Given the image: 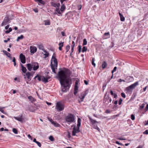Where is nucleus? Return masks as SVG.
<instances>
[{"mask_svg":"<svg viewBox=\"0 0 148 148\" xmlns=\"http://www.w3.org/2000/svg\"><path fill=\"white\" fill-rule=\"evenodd\" d=\"M68 70L64 68L58 72V76L59 81L62 86V92H66L70 86L69 84V79L68 77Z\"/></svg>","mask_w":148,"mask_h":148,"instance_id":"obj_1","label":"nucleus"},{"mask_svg":"<svg viewBox=\"0 0 148 148\" xmlns=\"http://www.w3.org/2000/svg\"><path fill=\"white\" fill-rule=\"evenodd\" d=\"M64 108V105L62 103L58 102L56 103L55 108L58 112H60L63 110Z\"/></svg>","mask_w":148,"mask_h":148,"instance_id":"obj_2","label":"nucleus"},{"mask_svg":"<svg viewBox=\"0 0 148 148\" xmlns=\"http://www.w3.org/2000/svg\"><path fill=\"white\" fill-rule=\"evenodd\" d=\"M66 120L68 122L72 123L73 122L75 121L73 115L71 114H69L66 117Z\"/></svg>","mask_w":148,"mask_h":148,"instance_id":"obj_3","label":"nucleus"},{"mask_svg":"<svg viewBox=\"0 0 148 148\" xmlns=\"http://www.w3.org/2000/svg\"><path fill=\"white\" fill-rule=\"evenodd\" d=\"M88 90H86V91L82 92L80 96L79 97V98L81 99V101H79V103L82 102L83 101L84 99L85 96L88 94Z\"/></svg>","mask_w":148,"mask_h":148,"instance_id":"obj_4","label":"nucleus"},{"mask_svg":"<svg viewBox=\"0 0 148 148\" xmlns=\"http://www.w3.org/2000/svg\"><path fill=\"white\" fill-rule=\"evenodd\" d=\"M138 82H136L130 86L126 88V90L128 91L130 90H132L134 89L138 85Z\"/></svg>","mask_w":148,"mask_h":148,"instance_id":"obj_5","label":"nucleus"},{"mask_svg":"<svg viewBox=\"0 0 148 148\" xmlns=\"http://www.w3.org/2000/svg\"><path fill=\"white\" fill-rule=\"evenodd\" d=\"M10 20L9 18V16L8 15H7L5 17L3 21V22L1 24V26H3L4 25H6L7 23H9V21Z\"/></svg>","mask_w":148,"mask_h":148,"instance_id":"obj_6","label":"nucleus"},{"mask_svg":"<svg viewBox=\"0 0 148 148\" xmlns=\"http://www.w3.org/2000/svg\"><path fill=\"white\" fill-rule=\"evenodd\" d=\"M56 54L55 53H54L51 59V62H52V61L54 63L53 64V65H55L57 66L58 65V61L57 59L56 58Z\"/></svg>","mask_w":148,"mask_h":148,"instance_id":"obj_7","label":"nucleus"},{"mask_svg":"<svg viewBox=\"0 0 148 148\" xmlns=\"http://www.w3.org/2000/svg\"><path fill=\"white\" fill-rule=\"evenodd\" d=\"M20 58L21 61L22 63L25 64V57L22 53L20 54Z\"/></svg>","mask_w":148,"mask_h":148,"instance_id":"obj_8","label":"nucleus"},{"mask_svg":"<svg viewBox=\"0 0 148 148\" xmlns=\"http://www.w3.org/2000/svg\"><path fill=\"white\" fill-rule=\"evenodd\" d=\"M23 75L24 77V78L25 79H26L27 77L28 79L29 80V81L31 80L30 77L32 75V74L31 73L28 72L26 73L25 75Z\"/></svg>","mask_w":148,"mask_h":148,"instance_id":"obj_9","label":"nucleus"},{"mask_svg":"<svg viewBox=\"0 0 148 148\" xmlns=\"http://www.w3.org/2000/svg\"><path fill=\"white\" fill-rule=\"evenodd\" d=\"M33 68L34 71L36 70L39 68V65L38 63L37 62L32 63Z\"/></svg>","mask_w":148,"mask_h":148,"instance_id":"obj_10","label":"nucleus"},{"mask_svg":"<svg viewBox=\"0 0 148 148\" xmlns=\"http://www.w3.org/2000/svg\"><path fill=\"white\" fill-rule=\"evenodd\" d=\"M50 77L49 76H47L46 77L43 76L41 80L45 83H46L48 82V80L50 79Z\"/></svg>","mask_w":148,"mask_h":148,"instance_id":"obj_11","label":"nucleus"},{"mask_svg":"<svg viewBox=\"0 0 148 148\" xmlns=\"http://www.w3.org/2000/svg\"><path fill=\"white\" fill-rule=\"evenodd\" d=\"M30 50L31 53H34L36 51L37 48L35 46H31L30 47Z\"/></svg>","mask_w":148,"mask_h":148,"instance_id":"obj_12","label":"nucleus"},{"mask_svg":"<svg viewBox=\"0 0 148 148\" xmlns=\"http://www.w3.org/2000/svg\"><path fill=\"white\" fill-rule=\"evenodd\" d=\"M14 118L15 119L21 122H22L23 120V115H19L18 117L14 116Z\"/></svg>","mask_w":148,"mask_h":148,"instance_id":"obj_13","label":"nucleus"},{"mask_svg":"<svg viewBox=\"0 0 148 148\" xmlns=\"http://www.w3.org/2000/svg\"><path fill=\"white\" fill-rule=\"evenodd\" d=\"M110 37V34L109 32L105 33L104 34L103 38V39H106Z\"/></svg>","mask_w":148,"mask_h":148,"instance_id":"obj_14","label":"nucleus"},{"mask_svg":"<svg viewBox=\"0 0 148 148\" xmlns=\"http://www.w3.org/2000/svg\"><path fill=\"white\" fill-rule=\"evenodd\" d=\"M51 68L52 69V72L54 73H56L55 69H56L57 66L55 65H53L52 64V62H51Z\"/></svg>","mask_w":148,"mask_h":148,"instance_id":"obj_15","label":"nucleus"},{"mask_svg":"<svg viewBox=\"0 0 148 148\" xmlns=\"http://www.w3.org/2000/svg\"><path fill=\"white\" fill-rule=\"evenodd\" d=\"M51 4L52 6L55 8H59L60 6V4L58 3H55L54 2H52L51 3Z\"/></svg>","mask_w":148,"mask_h":148,"instance_id":"obj_16","label":"nucleus"},{"mask_svg":"<svg viewBox=\"0 0 148 148\" xmlns=\"http://www.w3.org/2000/svg\"><path fill=\"white\" fill-rule=\"evenodd\" d=\"M27 69L29 71H31L33 68L32 63V64L30 63L27 64Z\"/></svg>","mask_w":148,"mask_h":148,"instance_id":"obj_17","label":"nucleus"},{"mask_svg":"<svg viewBox=\"0 0 148 148\" xmlns=\"http://www.w3.org/2000/svg\"><path fill=\"white\" fill-rule=\"evenodd\" d=\"M77 133V128L76 126H75L73 129V130L72 131V135L73 136H75L76 135V133Z\"/></svg>","mask_w":148,"mask_h":148,"instance_id":"obj_18","label":"nucleus"},{"mask_svg":"<svg viewBox=\"0 0 148 148\" xmlns=\"http://www.w3.org/2000/svg\"><path fill=\"white\" fill-rule=\"evenodd\" d=\"M21 70L23 73H25L27 71L26 68L24 67L22 64H21Z\"/></svg>","mask_w":148,"mask_h":148,"instance_id":"obj_19","label":"nucleus"},{"mask_svg":"<svg viewBox=\"0 0 148 148\" xmlns=\"http://www.w3.org/2000/svg\"><path fill=\"white\" fill-rule=\"evenodd\" d=\"M119 15L120 17V20L122 21H125V18L123 15L120 12L119 13Z\"/></svg>","mask_w":148,"mask_h":148,"instance_id":"obj_20","label":"nucleus"},{"mask_svg":"<svg viewBox=\"0 0 148 148\" xmlns=\"http://www.w3.org/2000/svg\"><path fill=\"white\" fill-rule=\"evenodd\" d=\"M59 8H56V9L55 10V11H56V12H54V14H61V13L60 11Z\"/></svg>","mask_w":148,"mask_h":148,"instance_id":"obj_21","label":"nucleus"},{"mask_svg":"<svg viewBox=\"0 0 148 148\" xmlns=\"http://www.w3.org/2000/svg\"><path fill=\"white\" fill-rule=\"evenodd\" d=\"M81 119L79 118H78L77 120V127H80L81 124Z\"/></svg>","mask_w":148,"mask_h":148,"instance_id":"obj_22","label":"nucleus"},{"mask_svg":"<svg viewBox=\"0 0 148 148\" xmlns=\"http://www.w3.org/2000/svg\"><path fill=\"white\" fill-rule=\"evenodd\" d=\"M126 79L127 80L128 82H129L133 80V78L130 76H128L127 77Z\"/></svg>","mask_w":148,"mask_h":148,"instance_id":"obj_23","label":"nucleus"},{"mask_svg":"<svg viewBox=\"0 0 148 148\" xmlns=\"http://www.w3.org/2000/svg\"><path fill=\"white\" fill-rule=\"evenodd\" d=\"M89 119L90 121V122L92 124L96 123H97V121L93 120V119H92L90 117H89Z\"/></svg>","mask_w":148,"mask_h":148,"instance_id":"obj_24","label":"nucleus"},{"mask_svg":"<svg viewBox=\"0 0 148 148\" xmlns=\"http://www.w3.org/2000/svg\"><path fill=\"white\" fill-rule=\"evenodd\" d=\"M50 121L55 126L57 127L59 125V124L56 123V122L53 121L52 119H51V120H50Z\"/></svg>","mask_w":148,"mask_h":148,"instance_id":"obj_25","label":"nucleus"},{"mask_svg":"<svg viewBox=\"0 0 148 148\" xmlns=\"http://www.w3.org/2000/svg\"><path fill=\"white\" fill-rule=\"evenodd\" d=\"M38 48L39 49L42 50L43 51L45 50L44 49V47L43 45L42 44H40L38 45Z\"/></svg>","mask_w":148,"mask_h":148,"instance_id":"obj_26","label":"nucleus"},{"mask_svg":"<svg viewBox=\"0 0 148 148\" xmlns=\"http://www.w3.org/2000/svg\"><path fill=\"white\" fill-rule=\"evenodd\" d=\"M2 51L8 57H9L10 54L9 53L7 52L5 50H3Z\"/></svg>","mask_w":148,"mask_h":148,"instance_id":"obj_27","label":"nucleus"},{"mask_svg":"<svg viewBox=\"0 0 148 148\" xmlns=\"http://www.w3.org/2000/svg\"><path fill=\"white\" fill-rule=\"evenodd\" d=\"M24 37V36L22 35L19 36H18L17 37V39H16L17 41H19V40L22 39Z\"/></svg>","mask_w":148,"mask_h":148,"instance_id":"obj_28","label":"nucleus"},{"mask_svg":"<svg viewBox=\"0 0 148 148\" xmlns=\"http://www.w3.org/2000/svg\"><path fill=\"white\" fill-rule=\"evenodd\" d=\"M43 51L45 52V53L44 54V55L45 56V58H46L48 56L49 53L47 51L45 50L44 51Z\"/></svg>","mask_w":148,"mask_h":148,"instance_id":"obj_29","label":"nucleus"},{"mask_svg":"<svg viewBox=\"0 0 148 148\" xmlns=\"http://www.w3.org/2000/svg\"><path fill=\"white\" fill-rule=\"evenodd\" d=\"M107 66V64L106 62L104 61L102 63V69H104L106 68Z\"/></svg>","mask_w":148,"mask_h":148,"instance_id":"obj_30","label":"nucleus"},{"mask_svg":"<svg viewBox=\"0 0 148 148\" xmlns=\"http://www.w3.org/2000/svg\"><path fill=\"white\" fill-rule=\"evenodd\" d=\"M65 9V7L64 5V4H62V6L61 7L60 11L61 12H63V11H64Z\"/></svg>","mask_w":148,"mask_h":148,"instance_id":"obj_31","label":"nucleus"},{"mask_svg":"<svg viewBox=\"0 0 148 148\" xmlns=\"http://www.w3.org/2000/svg\"><path fill=\"white\" fill-rule=\"evenodd\" d=\"M28 98L32 102L34 101V99L31 96H29Z\"/></svg>","mask_w":148,"mask_h":148,"instance_id":"obj_32","label":"nucleus"},{"mask_svg":"<svg viewBox=\"0 0 148 148\" xmlns=\"http://www.w3.org/2000/svg\"><path fill=\"white\" fill-rule=\"evenodd\" d=\"M36 1H38L40 3L44 5L45 4V2L43 1L42 0H34Z\"/></svg>","mask_w":148,"mask_h":148,"instance_id":"obj_33","label":"nucleus"},{"mask_svg":"<svg viewBox=\"0 0 148 148\" xmlns=\"http://www.w3.org/2000/svg\"><path fill=\"white\" fill-rule=\"evenodd\" d=\"M87 48L85 46H84L83 47L82 51L83 53L84 52L86 51L87 50Z\"/></svg>","mask_w":148,"mask_h":148,"instance_id":"obj_34","label":"nucleus"},{"mask_svg":"<svg viewBox=\"0 0 148 148\" xmlns=\"http://www.w3.org/2000/svg\"><path fill=\"white\" fill-rule=\"evenodd\" d=\"M44 22L45 25H49L50 24V22L49 21H45Z\"/></svg>","mask_w":148,"mask_h":148,"instance_id":"obj_35","label":"nucleus"},{"mask_svg":"<svg viewBox=\"0 0 148 148\" xmlns=\"http://www.w3.org/2000/svg\"><path fill=\"white\" fill-rule=\"evenodd\" d=\"M87 44V41L86 39H84L83 40V45H86Z\"/></svg>","mask_w":148,"mask_h":148,"instance_id":"obj_36","label":"nucleus"},{"mask_svg":"<svg viewBox=\"0 0 148 148\" xmlns=\"http://www.w3.org/2000/svg\"><path fill=\"white\" fill-rule=\"evenodd\" d=\"M12 131L15 134H16L18 133L17 130L16 128H13L12 129Z\"/></svg>","mask_w":148,"mask_h":148,"instance_id":"obj_37","label":"nucleus"},{"mask_svg":"<svg viewBox=\"0 0 148 148\" xmlns=\"http://www.w3.org/2000/svg\"><path fill=\"white\" fill-rule=\"evenodd\" d=\"M70 48V46L68 45L66 47V52H68Z\"/></svg>","mask_w":148,"mask_h":148,"instance_id":"obj_38","label":"nucleus"},{"mask_svg":"<svg viewBox=\"0 0 148 148\" xmlns=\"http://www.w3.org/2000/svg\"><path fill=\"white\" fill-rule=\"evenodd\" d=\"M94 62H95L94 58H93L92 59V64L93 65L94 67H95L96 64H95V63Z\"/></svg>","mask_w":148,"mask_h":148,"instance_id":"obj_39","label":"nucleus"},{"mask_svg":"<svg viewBox=\"0 0 148 148\" xmlns=\"http://www.w3.org/2000/svg\"><path fill=\"white\" fill-rule=\"evenodd\" d=\"M49 139L51 141H53L54 140V138L53 136H50L49 137Z\"/></svg>","mask_w":148,"mask_h":148,"instance_id":"obj_40","label":"nucleus"},{"mask_svg":"<svg viewBox=\"0 0 148 148\" xmlns=\"http://www.w3.org/2000/svg\"><path fill=\"white\" fill-rule=\"evenodd\" d=\"M12 62H14V66L16 65V59L15 57H13L12 60Z\"/></svg>","mask_w":148,"mask_h":148,"instance_id":"obj_41","label":"nucleus"},{"mask_svg":"<svg viewBox=\"0 0 148 148\" xmlns=\"http://www.w3.org/2000/svg\"><path fill=\"white\" fill-rule=\"evenodd\" d=\"M78 52H79V53L81 51L82 46L81 45H79L78 46Z\"/></svg>","mask_w":148,"mask_h":148,"instance_id":"obj_42","label":"nucleus"},{"mask_svg":"<svg viewBox=\"0 0 148 148\" xmlns=\"http://www.w3.org/2000/svg\"><path fill=\"white\" fill-rule=\"evenodd\" d=\"M145 104L144 103L142 104L140 106V109H142L144 107Z\"/></svg>","mask_w":148,"mask_h":148,"instance_id":"obj_43","label":"nucleus"},{"mask_svg":"<svg viewBox=\"0 0 148 148\" xmlns=\"http://www.w3.org/2000/svg\"><path fill=\"white\" fill-rule=\"evenodd\" d=\"M109 99V97L108 96L105 98V96L104 97V99H103V102H106V100H108Z\"/></svg>","mask_w":148,"mask_h":148,"instance_id":"obj_44","label":"nucleus"},{"mask_svg":"<svg viewBox=\"0 0 148 148\" xmlns=\"http://www.w3.org/2000/svg\"><path fill=\"white\" fill-rule=\"evenodd\" d=\"M12 29L11 27H10L9 29V31H5V33L6 34H8L10 32L12 31Z\"/></svg>","mask_w":148,"mask_h":148,"instance_id":"obj_45","label":"nucleus"},{"mask_svg":"<svg viewBox=\"0 0 148 148\" xmlns=\"http://www.w3.org/2000/svg\"><path fill=\"white\" fill-rule=\"evenodd\" d=\"M116 69L117 67L116 66H115L114 67L112 71V74H113V73L116 71Z\"/></svg>","mask_w":148,"mask_h":148,"instance_id":"obj_46","label":"nucleus"},{"mask_svg":"<svg viewBox=\"0 0 148 148\" xmlns=\"http://www.w3.org/2000/svg\"><path fill=\"white\" fill-rule=\"evenodd\" d=\"M118 82H126V81H125V80L122 79H118Z\"/></svg>","mask_w":148,"mask_h":148,"instance_id":"obj_47","label":"nucleus"},{"mask_svg":"<svg viewBox=\"0 0 148 148\" xmlns=\"http://www.w3.org/2000/svg\"><path fill=\"white\" fill-rule=\"evenodd\" d=\"M118 139L120 140H126L125 138H123L122 137L118 138Z\"/></svg>","mask_w":148,"mask_h":148,"instance_id":"obj_48","label":"nucleus"},{"mask_svg":"<svg viewBox=\"0 0 148 148\" xmlns=\"http://www.w3.org/2000/svg\"><path fill=\"white\" fill-rule=\"evenodd\" d=\"M131 119L132 120H134L135 119V116L134 114H132L131 115Z\"/></svg>","mask_w":148,"mask_h":148,"instance_id":"obj_49","label":"nucleus"},{"mask_svg":"<svg viewBox=\"0 0 148 148\" xmlns=\"http://www.w3.org/2000/svg\"><path fill=\"white\" fill-rule=\"evenodd\" d=\"M123 100L121 98H120L119 101V105H121L122 103Z\"/></svg>","mask_w":148,"mask_h":148,"instance_id":"obj_50","label":"nucleus"},{"mask_svg":"<svg viewBox=\"0 0 148 148\" xmlns=\"http://www.w3.org/2000/svg\"><path fill=\"white\" fill-rule=\"evenodd\" d=\"M121 96L123 97L124 98H125L126 97L125 94L123 92L121 93Z\"/></svg>","mask_w":148,"mask_h":148,"instance_id":"obj_51","label":"nucleus"},{"mask_svg":"<svg viewBox=\"0 0 148 148\" xmlns=\"http://www.w3.org/2000/svg\"><path fill=\"white\" fill-rule=\"evenodd\" d=\"M36 143L37 144L38 146L39 147H41V143L37 141V142H36Z\"/></svg>","mask_w":148,"mask_h":148,"instance_id":"obj_52","label":"nucleus"},{"mask_svg":"<svg viewBox=\"0 0 148 148\" xmlns=\"http://www.w3.org/2000/svg\"><path fill=\"white\" fill-rule=\"evenodd\" d=\"M143 134H148V130H146L143 132Z\"/></svg>","mask_w":148,"mask_h":148,"instance_id":"obj_53","label":"nucleus"},{"mask_svg":"<svg viewBox=\"0 0 148 148\" xmlns=\"http://www.w3.org/2000/svg\"><path fill=\"white\" fill-rule=\"evenodd\" d=\"M63 43L64 42L59 43V45L60 46L62 47L63 46Z\"/></svg>","mask_w":148,"mask_h":148,"instance_id":"obj_54","label":"nucleus"},{"mask_svg":"<svg viewBox=\"0 0 148 148\" xmlns=\"http://www.w3.org/2000/svg\"><path fill=\"white\" fill-rule=\"evenodd\" d=\"M115 143H116V144H119V145H123L122 143H119V141H116L115 142Z\"/></svg>","mask_w":148,"mask_h":148,"instance_id":"obj_55","label":"nucleus"},{"mask_svg":"<svg viewBox=\"0 0 148 148\" xmlns=\"http://www.w3.org/2000/svg\"><path fill=\"white\" fill-rule=\"evenodd\" d=\"M78 89V87L77 86H75L74 88V90H77Z\"/></svg>","mask_w":148,"mask_h":148,"instance_id":"obj_56","label":"nucleus"},{"mask_svg":"<svg viewBox=\"0 0 148 148\" xmlns=\"http://www.w3.org/2000/svg\"><path fill=\"white\" fill-rule=\"evenodd\" d=\"M67 137L69 138H70L71 137L70 134L69 132H68V134L67 135Z\"/></svg>","mask_w":148,"mask_h":148,"instance_id":"obj_57","label":"nucleus"},{"mask_svg":"<svg viewBox=\"0 0 148 148\" xmlns=\"http://www.w3.org/2000/svg\"><path fill=\"white\" fill-rule=\"evenodd\" d=\"M61 34H62V35L63 36H65V33L64 32L62 31L61 32Z\"/></svg>","mask_w":148,"mask_h":148,"instance_id":"obj_58","label":"nucleus"},{"mask_svg":"<svg viewBox=\"0 0 148 148\" xmlns=\"http://www.w3.org/2000/svg\"><path fill=\"white\" fill-rule=\"evenodd\" d=\"M2 108L0 107V111L2 113H4V111L2 109Z\"/></svg>","mask_w":148,"mask_h":148,"instance_id":"obj_59","label":"nucleus"},{"mask_svg":"<svg viewBox=\"0 0 148 148\" xmlns=\"http://www.w3.org/2000/svg\"><path fill=\"white\" fill-rule=\"evenodd\" d=\"M77 133L80 132V130H79V127H77Z\"/></svg>","mask_w":148,"mask_h":148,"instance_id":"obj_60","label":"nucleus"},{"mask_svg":"<svg viewBox=\"0 0 148 148\" xmlns=\"http://www.w3.org/2000/svg\"><path fill=\"white\" fill-rule=\"evenodd\" d=\"M10 40V38H8L7 40H4V42H5L6 43L8 41H9Z\"/></svg>","mask_w":148,"mask_h":148,"instance_id":"obj_61","label":"nucleus"},{"mask_svg":"<svg viewBox=\"0 0 148 148\" xmlns=\"http://www.w3.org/2000/svg\"><path fill=\"white\" fill-rule=\"evenodd\" d=\"M106 85H107V84L106 83H105V84H104L103 85V86H102V88L103 89L105 88L106 87Z\"/></svg>","mask_w":148,"mask_h":148,"instance_id":"obj_62","label":"nucleus"},{"mask_svg":"<svg viewBox=\"0 0 148 148\" xmlns=\"http://www.w3.org/2000/svg\"><path fill=\"white\" fill-rule=\"evenodd\" d=\"M113 96H114V98H116L117 96V94L115 93H114Z\"/></svg>","mask_w":148,"mask_h":148,"instance_id":"obj_63","label":"nucleus"},{"mask_svg":"<svg viewBox=\"0 0 148 148\" xmlns=\"http://www.w3.org/2000/svg\"><path fill=\"white\" fill-rule=\"evenodd\" d=\"M145 109L146 111H147L148 110V104H147L146 105V107L145 108Z\"/></svg>","mask_w":148,"mask_h":148,"instance_id":"obj_64","label":"nucleus"}]
</instances>
